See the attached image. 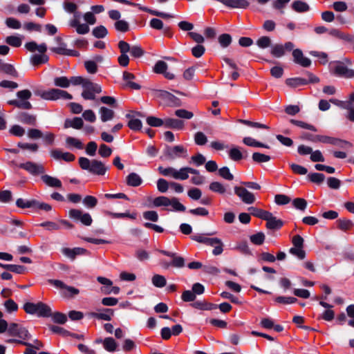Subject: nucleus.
Here are the masks:
<instances>
[{"label": "nucleus", "instance_id": "obj_1", "mask_svg": "<svg viewBox=\"0 0 354 354\" xmlns=\"http://www.w3.org/2000/svg\"><path fill=\"white\" fill-rule=\"evenodd\" d=\"M27 50L34 53L38 51L39 54H34L30 57V63L33 66H39L48 61V56L46 55L47 46L45 43L37 44L35 41H29L25 44Z\"/></svg>", "mask_w": 354, "mask_h": 354}, {"label": "nucleus", "instance_id": "obj_2", "mask_svg": "<svg viewBox=\"0 0 354 354\" xmlns=\"http://www.w3.org/2000/svg\"><path fill=\"white\" fill-rule=\"evenodd\" d=\"M79 164L82 169L88 170L95 175L103 176L107 170L104 164L97 160H90L87 158L81 157L79 158Z\"/></svg>", "mask_w": 354, "mask_h": 354}, {"label": "nucleus", "instance_id": "obj_3", "mask_svg": "<svg viewBox=\"0 0 354 354\" xmlns=\"http://www.w3.org/2000/svg\"><path fill=\"white\" fill-rule=\"evenodd\" d=\"M23 308L26 313L36 315L40 317L51 316L50 307L41 301L37 303L26 302L24 304Z\"/></svg>", "mask_w": 354, "mask_h": 354}, {"label": "nucleus", "instance_id": "obj_4", "mask_svg": "<svg viewBox=\"0 0 354 354\" xmlns=\"http://www.w3.org/2000/svg\"><path fill=\"white\" fill-rule=\"evenodd\" d=\"M36 95L46 100H71L73 98V96L67 91L59 88H50L47 91H37Z\"/></svg>", "mask_w": 354, "mask_h": 354}, {"label": "nucleus", "instance_id": "obj_5", "mask_svg": "<svg viewBox=\"0 0 354 354\" xmlns=\"http://www.w3.org/2000/svg\"><path fill=\"white\" fill-rule=\"evenodd\" d=\"M49 283L60 290V294L65 298H71L80 293L79 289L65 284L58 279H50Z\"/></svg>", "mask_w": 354, "mask_h": 354}, {"label": "nucleus", "instance_id": "obj_6", "mask_svg": "<svg viewBox=\"0 0 354 354\" xmlns=\"http://www.w3.org/2000/svg\"><path fill=\"white\" fill-rule=\"evenodd\" d=\"M16 165L18 167L24 169L32 176H41L45 173V168L42 164L36 163L32 161H26Z\"/></svg>", "mask_w": 354, "mask_h": 354}, {"label": "nucleus", "instance_id": "obj_7", "mask_svg": "<svg viewBox=\"0 0 354 354\" xmlns=\"http://www.w3.org/2000/svg\"><path fill=\"white\" fill-rule=\"evenodd\" d=\"M83 88L82 96L85 100H95V95L102 92V88L100 85L88 80L85 84H84Z\"/></svg>", "mask_w": 354, "mask_h": 354}, {"label": "nucleus", "instance_id": "obj_8", "mask_svg": "<svg viewBox=\"0 0 354 354\" xmlns=\"http://www.w3.org/2000/svg\"><path fill=\"white\" fill-rule=\"evenodd\" d=\"M313 142L328 143L343 148L346 147H351L352 146L351 143L346 140L322 135H315L313 137Z\"/></svg>", "mask_w": 354, "mask_h": 354}, {"label": "nucleus", "instance_id": "obj_9", "mask_svg": "<svg viewBox=\"0 0 354 354\" xmlns=\"http://www.w3.org/2000/svg\"><path fill=\"white\" fill-rule=\"evenodd\" d=\"M55 40L58 44L57 47L50 48V50L62 55L78 57L80 55L79 52L74 50H70L66 48V44L62 41V39L60 37H56Z\"/></svg>", "mask_w": 354, "mask_h": 354}, {"label": "nucleus", "instance_id": "obj_10", "mask_svg": "<svg viewBox=\"0 0 354 354\" xmlns=\"http://www.w3.org/2000/svg\"><path fill=\"white\" fill-rule=\"evenodd\" d=\"M7 330L10 335L17 337L23 340L29 339L30 337L28 330L17 324H10L9 326H8Z\"/></svg>", "mask_w": 354, "mask_h": 354}, {"label": "nucleus", "instance_id": "obj_11", "mask_svg": "<svg viewBox=\"0 0 354 354\" xmlns=\"http://www.w3.org/2000/svg\"><path fill=\"white\" fill-rule=\"evenodd\" d=\"M332 73L338 77L352 78L354 77V71L348 68L342 62H336L331 68Z\"/></svg>", "mask_w": 354, "mask_h": 354}, {"label": "nucleus", "instance_id": "obj_12", "mask_svg": "<svg viewBox=\"0 0 354 354\" xmlns=\"http://www.w3.org/2000/svg\"><path fill=\"white\" fill-rule=\"evenodd\" d=\"M235 194L245 204H252L255 202L254 195L245 187L236 186L234 188Z\"/></svg>", "mask_w": 354, "mask_h": 354}, {"label": "nucleus", "instance_id": "obj_13", "mask_svg": "<svg viewBox=\"0 0 354 354\" xmlns=\"http://www.w3.org/2000/svg\"><path fill=\"white\" fill-rule=\"evenodd\" d=\"M118 48L121 53L120 56L118 57V62L120 66L125 67L129 62V58L127 55V53L130 50V45L127 42L122 40L118 43Z\"/></svg>", "mask_w": 354, "mask_h": 354}, {"label": "nucleus", "instance_id": "obj_14", "mask_svg": "<svg viewBox=\"0 0 354 354\" xmlns=\"http://www.w3.org/2000/svg\"><path fill=\"white\" fill-rule=\"evenodd\" d=\"M187 150L181 145L175 147H167L164 150V156L168 160H174L181 156V154L185 153Z\"/></svg>", "mask_w": 354, "mask_h": 354}, {"label": "nucleus", "instance_id": "obj_15", "mask_svg": "<svg viewBox=\"0 0 354 354\" xmlns=\"http://www.w3.org/2000/svg\"><path fill=\"white\" fill-rule=\"evenodd\" d=\"M292 56L294 62L303 67H308L311 64L310 59L304 57L300 49L293 50Z\"/></svg>", "mask_w": 354, "mask_h": 354}, {"label": "nucleus", "instance_id": "obj_16", "mask_svg": "<svg viewBox=\"0 0 354 354\" xmlns=\"http://www.w3.org/2000/svg\"><path fill=\"white\" fill-rule=\"evenodd\" d=\"M62 253L71 260H74L77 255H83L88 253L87 250L82 248H63Z\"/></svg>", "mask_w": 354, "mask_h": 354}, {"label": "nucleus", "instance_id": "obj_17", "mask_svg": "<svg viewBox=\"0 0 354 354\" xmlns=\"http://www.w3.org/2000/svg\"><path fill=\"white\" fill-rule=\"evenodd\" d=\"M191 239L196 242L204 243L207 245H215L216 242H219L218 238H209L207 234H198L191 236Z\"/></svg>", "mask_w": 354, "mask_h": 354}, {"label": "nucleus", "instance_id": "obj_18", "mask_svg": "<svg viewBox=\"0 0 354 354\" xmlns=\"http://www.w3.org/2000/svg\"><path fill=\"white\" fill-rule=\"evenodd\" d=\"M266 218L265 219L267 221L266 227L269 230H279L283 225V221L277 218L271 212H270V215H268Z\"/></svg>", "mask_w": 354, "mask_h": 354}, {"label": "nucleus", "instance_id": "obj_19", "mask_svg": "<svg viewBox=\"0 0 354 354\" xmlns=\"http://www.w3.org/2000/svg\"><path fill=\"white\" fill-rule=\"evenodd\" d=\"M41 179L45 185L53 188H60L62 187V182L57 178L51 176L48 174H42Z\"/></svg>", "mask_w": 354, "mask_h": 354}, {"label": "nucleus", "instance_id": "obj_20", "mask_svg": "<svg viewBox=\"0 0 354 354\" xmlns=\"http://www.w3.org/2000/svg\"><path fill=\"white\" fill-rule=\"evenodd\" d=\"M69 26L75 28L76 32L80 35H85L90 30L89 26L86 24H80V21L76 20H70Z\"/></svg>", "mask_w": 354, "mask_h": 354}, {"label": "nucleus", "instance_id": "obj_21", "mask_svg": "<svg viewBox=\"0 0 354 354\" xmlns=\"http://www.w3.org/2000/svg\"><path fill=\"white\" fill-rule=\"evenodd\" d=\"M164 126L166 128H171L174 129H183L184 127V122L174 118H165Z\"/></svg>", "mask_w": 354, "mask_h": 354}, {"label": "nucleus", "instance_id": "obj_22", "mask_svg": "<svg viewBox=\"0 0 354 354\" xmlns=\"http://www.w3.org/2000/svg\"><path fill=\"white\" fill-rule=\"evenodd\" d=\"M84 125L83 120L81 118L75 117L73 119H66L64 122V128H73L80 129Z\"/></svg>", "mask_w": 354, "mask_h": 354}, {"label": "nucleus", "instance_id": "obj_23", "mask_svg": "<svg viewBox=\"0 0 354 354\" xmlns=\"http://www.w3.org/2000/svg\"><path fill=\"white\" fill-rule=\"evenodd\" d=\"M99 114L102 122H106L111 120L115 115V112L107 107L102 106L99 109Z\"/></svg>", "mask_w": 354, "mask_h": 354}, {"label": "nucleus", "instance_id": "obj_24", "mask_svg": "<svg viewBox=\"0 0 354 354\" xmlns=\"http://www.w3.org/2000/svg\"><path fill=\"white\" fill-rule=\"evenodd\" d=\"M91 316L97 319L110 321L113 316V310L111 308H105L101 313H92Z\"/></svg>", "mask_w": 354, "mask_h": 354}, {"label": "nucleus", "instance_id": "obj_25", "mask_svg": "<svg viewBox=\"0 0 354 354\" xmlns=\"http://www.w3.org/2000/svg\"><path fill=\"white\" fill-rule=\"evenodd\" d=\"M142 183V180L140 176L136 173H131L127 177V183L128 185L131 187H138Z\"/></svg>", "mask_w": 354, "mask_h": 354}, {"label": "nucleus", "instance_id": "obj_26", "mask_svg": "<svg viewBox=\"0 0 354 354\" xmlns=\"http://www.w3.org/2000/svg\"><path fill=\"white\" fill-rule=\"evenodd\" d=\"M286 83L290 87L296 88L300 86L306 85L308 84V82L307 80L302 77H294L287 79Z\"/></svg>", "mask_w": 354, "mask_h": 354}, {"label": "nucleus", "instance_id": "obj_27", "mask_svg": "<svg viewBox=\"0 0 354 354\" xmlns=\"http://www.w3.org/2000/svg\"><path fill=\"white\" fill-rule=\"evenodd\" d=\"M248 211L252 216L265 220L267 216L270 215V212L257 208L256 207H250Z\"/></svg>", "mask_w": 354, "mask_h": 354}, {"label": "nucleus", "instance_id": "obj_28", "mask_svg": "<svg viewBox=\"0 0 354 354\" xmlns=\"http://www.w3.org/2000/svg\"><path fill=\"white\" fill-rule=\"evenodd\" d=\"M0 71L4 72L5 73L14 77H18V73L14 68V66L10 64L3 63L1 61L0 63Z\"/></svg>", "mask_w": 354, "mask_h": 354}, {"label": "nucleus", "instance_id": "obj_29", "mask_svg": "<svg viewBox=\"0 0 354 354\" xmlns=\"http://www.w3.org/2000/svg\"><path fill=\"white\" fill-rule=\"evenodd\" d=\"M18 120L22 123L34 125L36 122V117L27 113H21L18 116Z\"/></svg>", "mask_w": 354, "mask_h": 354}, {"label": "nucleus", "instance_id": "obj_30", "mask_svg": "<svg viewBox=\"0 0 354 354\" xmlns=\"http://www.w3.org/2000/svg\"><path fill=\"white\" fill-rule=\"evenodd\" d=\"M337 227L339 230L346 232L350 230L354 225L351 220L346 218H340L337 221Z\"/></svg>", "mask_w": 354, "mask_h": 354}, {"label": "nucleus", "instance_id": "obj_31", "mask_svg": "<svg viewBox=\"0 0 354 354\" xmlns=\"http://www.w3.org/2000/svg\"><path fill=\"white\" fill-rule=\"evenodd\" d=\"M126 117L129 118L128 127L133 131H139L142 128V122L137 118H134L130 114H127Z\"/></svg>", "mask_w": 354, "mask_h": 354}, {"label": "nucleus", "instance_id": "obj_32", "mask_svg": "<svg viewBox=\"0 0 354 354\" xmlns=\"http://www.w3.org/2000/svg\"><path fill=\"white\" fill-rule=\"evenodd\" d=\"M117 346V343L113 337H106L103 340V347L108 352H114Z\"/></svg>", "mask_w": 354, "mask_h": 354}, {"label": "nucleus", "instance_id": "obj_33", "mask_svg": "<svg viewBox=\"0 0 354 354\" xmlns=\"http://www.w3.org/2000/svg\"><path fill=\"white\" fill-rule=\"evenodd\" d=\"M292 9L297 12H305L309 10V6L301 1H295L292 4Z\"/></svg>", "mask_w": 354, "mask_h": 354}, {"label": "nucleus", "instance_id": "obj_34", "mask_svg": "<svg viewBox=\"0 0 354 354\" xmlns=\"http://www.w3.org/2000/svg\"><path fill=\"white\" fill-rule=\"evenodd\" d=\"M139 9L142 11L149 12L153 15H155L156 17H160L163 19H169V18L174 17V16L172 15L165 13V12H160V11H157V10H151L147 7H142L140 5L139 6Z\"/></svg>", "mask_w": 354, "mask_h": 354}, {"label": "nucleus", "instance_id": "obj_35", "mask_svg": "<svg viewBox=\"0 0 354 354\" xmlns=\"http://www.w3.org/2000/svg\"><path fill=\"white\" fill-rule=\"evenodd\" d=\"M243 142L245 145L250 146V147H263V148H266V149L269 148L268 145H265L263 143H261L260 142H258V141L255 140L254 138H252L251 137H245V138H244L243 139Z\"/></svg>", "mask_w": 354, "mask_h": 354}, {"label": "nucleus", "instance_id": "obj_36", "mask_svg": "<svg viewBox=\"0 0 354 354\" xmlns=\"http://www.w3.org/2000/svg\"><path fill=\"white\" fill-rule=\"evenodd\" d=\"M8 104L23 109H30L32 108V104L28 101L10 100L8 101Z\"/></svg>", "mask_w": 354, "mask_h": 354}, {"label": "nucleus", "instance_id": "obj_37", "mask_svg": "<svg viewBox=\"0 0 354 354\" xmlns=\"http://www.w3.org/2000/svg\"><path fill=\"white\" fill-rule=\"evenodd\" d=\"M93 35L97 39L105 37L108 34V30L105 26L100 25L93 29Z\"/></svg>", "mask_w": 354, "mask_h": 354}, {"label": "nucleus", "instance_id": "obj_38", "mask_svg": "<svg viewBox=\"0 0 354 354\" xmlns=\"http://www.w3.org/2000/svg\"><path fill=\"white\" fill-rule=\"evenodd\" d=\"M209 189L214 192L223 194L226 192L225 186L219 182H212L209 185Z\"/></svg>", "mask_w": 354, "mask_h": 354}, {"label": "nucleus", "instance_id": "obj_39", "mask_svg": "<svg viewBox=\"0 0 354 354\" xmlns=\"http://www.w3.org/2000/svg\"><path fill=\"white\" fill-rule=\"evenodd\" d=\"M158 169L160 174H161L162 176H170V177H172L173 178L176 179V171H177L176 169L171 167L165 168L163 167L160 166L158 168Z\"/></svg>", "mask_w": 354, "mask_h": 354}, {"label": "nucleus", "instance_id": "obj_40", "mask_svg": "<svg viewBox=\"0 0 354 354\" xmlns=\"http://www.w3.org/2000/svg\"><path fill=\"white\" fill-rule=\"evenodd\" d=\"M266 236L264 233L260 232L250 236V241L257 245H262L265 241Z\"/></svg>", "mask_w": 354, "mask_h": 354}, {"label": "nucleus", "instance_id": "obj_41", "mask_svg": "<svg viewBox=\"0 0 354 354\" xmlns=\"http://www.w3.org/2000/svg\"><path fill=\"white\" fill-rule=\"evenodd\" d=\"M105 214L109 216H111L112 218H125V217H128V218H130L131 219H136V214L134 213V214H129L128 212H126V213H114V212H111L110 211H106L105 212Z\"/></svg>", "mask_w": 354, "mask_h": 354}, {"label": "nucleus", "instance_id": "obj_42", "mask_svg": "<svg viewBox=\"0 0 354 354\" xmlns=\"http://www.w3.org/2000/svg\"><path fill=\"white\" fill-rule=\"evenodd\" d=\"M290 123L294 124V125H296L300 128H302V129H308V130H310V131H317V129H316L315 127H314L313 125L310 124H308L305 122H303V121H301V120H294V119H291L290 120Z\"/></svg>", "mask_w": 354, "mask_h": 354}, {"label": "nucleus", "instance_id": "obj_43", "mask_svg": "<svg viewBox=\"0 0 354 354\" xmlns=\"http://www.w3.org/2000/svg\"><path fill=\"white\" fill-rule=\"evenodd\" d=\"M152 283L158 288H162L166 285V279L164 276L155 274L151 279Z\"/></svg>", "mask_w": 354, "mask_h": 354}, {"label": "nucleus", "instance_id": "obj_44", "mask_svg": "<svg viewBox=\"0 0 354 354\" xmlns=\"http://www.w3.org/2000/svg\"><path fill=\"white\" fill-rule=\"evenodd\" d=\"M272 56L275 57H281L285 55V50L282 44L274 45L270 50Z\"/></svg>", "mask_w": 354, "mask_h": 354}, {"label": "nucleus", "instance_id": "obj_45", "mask_svg": "<svg viewBox=\"0 0 354 354\" xmlns=\"http://www.w3.org/2000/svg\"><path fill=\"white\" fill-rule=\"evenodd\" d=\"M54 84L58 87L68 88L70 86V81L65 76L58 77L54 79Z\"/></svg>", "mask_w": 354, "mask_h": 354}, {"label": "nucleus", "instance_id": "obj_46", "mask_svg": "<svg viewBox=\"0 0 354 354\" xmlns=\"http://www.w3.org/2000/svg\"><path fill=\"white\" fill-rule=\"evenodd\" d=\"M153 203L155 207H167L170 204V198L164 196H158L153 199Z\"/></svg>", "mask_w": 354, "mask_h": 354}, {"label": "nucleus", "instance_id": "obj_47", "mask_svg": "<svg viewBox=\"0 0 354 354\" xmlns=\"http://www.w3.org/2000/svg\"><path fill=\"white\" fill-rule=\"evenodd\" d=\"M147 122L151 127H159L164 126L165 120L154 116H149L147 118Z\"/></svg>", "mask_w": 354, "mask_h": 354}, {"label": "nucleus", "instance_id": "obj_48", "mask_svg": "<svg viewBox=\"0 0 354 354\" xmlns=\"http://www.w3.org/2000/svg\"><path fill=\"white\" fill-rule=\"evenodd\" d=\"M114 27L117 31L126 32L129 30V24L124 20H118L114 24Z\"/></svg>", "mask_w": 354, "mask_h": 354}, {"label": "nucleus", "instance_id": "obj_49", "mask_svg": "<svg viewBox=\"0 0 354 354\" xmlns=\"http://www.w3.org/2000/svg\"><path fill=\"white\" fill-rule=\"evenodd\" d=\"M169 205L171 206L172 210L176 212H185L186 209V207L179 202L177 198L175 197L170 199Z\"/></svg>", "mask_w": 354, "mask_h": 354}, {"label": "nucleus", "instance_id": "obj_50", "mask_svg": "<svg viewBox=\"0 0 354 354\" xmlns=\"http://www.w3.org/2000/svg\"><path fill=\"white\" fill-rule=\"evenodd\" d=\"M162 96L168 101L171 106H179L180 100L171 93L164 91Z\"/></svg>", "mask_w": 354, "mask_h": 354}, {"label": "nucleus", "instance_id": "obj_51", "mask_svg": "<svg viewBox=\"0 0 354 354\" xmlns=\"http://www.w3.org/2000/svg\"><path fill=\"white\" fill-rule=\"evenodd\" d=\"M218 43L223 48H227L232 42V37L227 33L221 35L218 38Z\"/></svg>", "mask_w": 354, "mask_h": 354}, {"label": "nucleus", "instance_id": "obj_52", "mask_svg": "<svg viewBox=\"0 0 354 354\" xmlns=\"http://www.w3.org/2000/svg\"><path fill=\"white\" fill-rule=\"evenodd\" d=\"M168 65L167 64L162 60L158 61L154 67L153 71L158 74H163L167 69Z\"/></svg>", "mask_w": 354, "mask_h": 354}, {"label": "nucleus", "instance_id": "obj_53", "mask_svg": "<svg viewBox=\"0 0 354 354\" xmlns=\"http://www.w3.org/2000/svg\"><path fill=\"white\" fill-rule=\"evenodd\" d=\"M230 159L234 161H239L243 158L241 151L238 147L232 148L228 152Z\"/></svg>", "mask_w": 354, "mask_h": 354}, {"label": "nucleus", "instance_id": "obj_54", "mask_svg": "<svg viewBox=\"0 0 354 354\" xmlns=\"http://www.w3.org/2000/svg\"><path fill=\"white\" fill-rule=\"evenodd\" d=\"M66 143L69 147H74L77 149H82L83 148L82 142L73 137H67L66 138Z\"/></svg>", "mask_w": 354, "mask_h": 354}, {"label": "nucleus", "instance_id": "obj_55", "mask_svg": "<svg viewBox=\"0 0 354 354\" xmlns=\"http://www.w3.org/2000/svg\"><path fill=\"white\" fill-rule=\"evenodd\" d=\"M54 322L63 324L67 321V317L65 314L59 312L52 313L50 316Z\"/></svg>", "mask_w": 354, "mask_h": 354}, {"label": "nucleus", "instance_id": "obj_56", "mask_svg": "<svg viewBox=\"0 0 354 354\" xmlns=\"http://www.w3.org/2000/svg\"><path fill=\"white\" fill-rule=\"evenodd\" d=\"M274 301L279 304H292L295 303L297 301V299L295 297H292L279 296L274 299Z\"/></svg>", "mask_w": 354, "mask_h": 354}, {"label": "nucleus", "instance_id": "obj_57", "mask_svg": "<svg viewBox=\"0 0 354 354\" xmlns=\"http://www.w3.org/2000/svg\"><path fill=\"white\" fill-rule=\"evenodd\" d=\"M292 205L296 209L304 211L307 207V202L304 198H297L293 200Z\"/></svg>", "mask_w": 354, "mask_h": 354}, {"label": "nucleus", "instance_id": "obj_58", "mask_svg": "<svg viewBox=\"0 0 354 354\" xmlns=\"http://www.w3.org/2000/svg\"><path fill=\"white\" fill-rule=\"evenodd\" d=\"M83 203L88 208H93L97 204V199L93 196H86L83 199Z\"/></svg>", "mask_w": 354, "mask_h": 354}, {"label": "nucleus", "instance_id": "obj_59", "mask_svg": "<svg viewBox=\"0 0 354 354\" xmlns=\"http://www.w3.org/2000/svg\"><path fill=\"white\" fill-rule=\"evenodd\" d=\"M308 178L311 182L320 184L324 180L325 176L321 173H312L308 174Z\"/></svg>", "mask_w": 354, "mask_h": 354}, {"label": "nucleus", "instance_id": "obj_60", "mask_svg": "<svg viewBox=\"0 0 354 354\" xmlns=\"http://www.w3.org/2000/svg\"><path fill=\"white\" fill-rule=\"evenodd\" d=\"M257 45L261 48H266L271 45V39L267 36L261 37L257 39Z\"/></svg>", "mask_w": 354, "mask_h": 354}, {"label": "nucleus", "instance_id": "obj_61", "mask_svg": "<svg viewBox=\"0 0 354 354\" xmlns=\"http://www.w3.org/2000/svg\"><path fill=\"white\" fill-rule=\"evenodd\" d=\"M218 174L225 180H232L234 179V176L231 174L230 169L227 167H223L219 169Z\"/></svg>", "mask_w": 354, "mask_h": 354}, {"label": "nucleus", "instance_id": "obj_62", "mask_svg": "<svg viewBox=\"0 0 354 354\" xmlns=\"http://www.w3.org/2000/svg\"><path fill=\"white\" fill-rule=\"evenodd\" d=\"M6 41L13 47H19L21 45V39L17 36H8L6 37Z\"/></svg>", "mask_w": 354, "mask_h": 354}, {"label": "nucleus", "instance_id": "obj_63", "mask_svg": "<svg viewBox=\"0 0 354 354\" xmlns=\"http://www.w3.org/2000/svg\"><path fill=\"white\" fill-rule=\"evenodd\" d=\"M194 141L198 145H204L207 143V138L203 132L198 131L194 135Z\"/></svg>", "mask_w": 354, "mask_h": 354}, {"label": "nucleus", "instance_id": "obj_64", "mask_svg": "<svg viewBox=\"0 0 354 354\" xmlns=\"http://www.w3.org/2000/svg\"><path fill=\"white\" fill-rule=\"evenodd\" d=\"M169 186V183L164 178H160L157 181L158 190L161 193H165L168 190Z\"/></svg>", "mask_w": 354, "mask_h": 354}]
</instances>
